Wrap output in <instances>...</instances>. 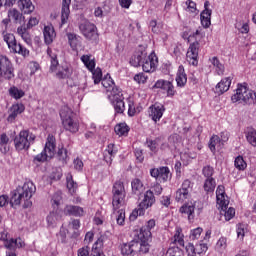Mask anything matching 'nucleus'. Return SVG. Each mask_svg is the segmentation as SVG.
<instances>
[{
  "mask_svg": "<svg viewBox=\"0 0 256 256\" xmlns=\"http://www.w3.org/2000/svg\"><path fill=\"white\" fill-rule=\"evenodd\" d=\"M58 219H59V214L57 213V211H52L47 216V223L48 225H55Z\"/></svg>",
  "mask_w": 256,
  "mask_h": 256,
  "instance_id": "nucleus-59",
  "label": "nucleus"
},
{
  "mask_svg": "<svg viewBox=\"0 0 256 256\" xmlns=\"http://www.w3.org/2000/svg\"><path fill=\"white\" fill-rule=\"evenodd\" d=\"M47 54L49 55L51 62L50 71H52V73H56L57 79H69V76L73 75V68H71L69 63L62 62L59 64L57 51L48 48Z\"/></svg>",
  "mask_w": 256,
  "mask_h": 256,
  "instance_id": "nucleus-2",
  "label": "nucleus"
},
{
  "mask_svg": "<svg viewBox=\"0 0 256 256\" xmlns=\"http://www.w3.org/2000/svg\"><path fill=\"white\" fill-rule=\"evenodd\" d=\"M180 189H182V191H186L189 194H191V191H193V184L191 183V181L189 179H186L183 181Z\"/></svg>",
  "mask_w": 256,
  "mask_h": 256,
  "instance_id": "nucleus-61",
  "label": "nucleus"
},
{
  "mask_svg": "<svg viewBox=\"0 0 256 256\" xmlns=\"http://www.w3.org/2000/svg\"><path fill=\"white\" fill-rule=\"evenodd\" d=\"M134 236L137 237L139 241H152L153 239L151 231H149L147 228H144L143 226L134 232Z\"/></svg>",
  "mask_w": 256,
  "mask_h": 256,
  "instance_id": "nucleus-27",
  "label": "nucleus"
},
{
  "mask_svg": "<svg viewBox=\"0 0 256 256\" xmlns=\"http://www.w3.org/2000/svg\"><path fill=\"white\" fill-rule=\"evenodd\" d=\"M9 136L7 134L2 133L0 135V151L2 153H7L9 151Z\"/></svg>",
  "mask_w": 256,
  "mask_h": 256,
  "instance_id": "nucleus-45",
  "label": "nucleus"
},
{
  "mask_svg": "<svg viewBox=\"0 0 256 256\" xmlns=\"http://www.w3.org/2000/svg\"><path fill=\"white\" fill-rule=\"evenodd\" d=\"M179 212L188 218V221H193L195 219V205L193 203L184 204L180 207Z\"/></svg>",
  "mask_w": 256,
  "mask_h": 256,
  "instance_id": "nucleus-23",
  "label": "nucleus"
},
{
  "mask_svg": "<svg viewBox=\"0 0 256 256\" xmlns=\"http://www.w3.org/2000/svg\"><path fill=\"white\" fill-rule=\"evenodd\" d=\"M63 199V197L61 196V192H56L54 193V195L52 196L51 199V204L54 207V209H57V207H59V205H61V200Z\"/></svg>",
  "mask_w": 256,
  "mask_h": 256,
  "instance_id": "nucleus-56",
  "label": "nucleus"
},
{
  "mask_svg": "<svg viewBox=\"0 0 256 256\" xmlns=\"http://www.w3.org/2000/svg\"><path fill=\"white\" fill-rule=\"evenodd\" d=\"M82 63H84L85 67L89 69V71H93L95 69V61L91 60V58L88 55H83L81 57Z\"/></svg>",
  "mask_w": 256,
  "mask_h": 256,
  "instance_id": "nucleus-50",
  "label": "nucleus"
},
{
  "mask_svg": "<svg viewBox=\"0 0 256 256\" xmlns=\"http://www.w3.org/2000/svg\"><path fill=\"white\" fill-rule=\"evenodd\" d=\"M79 31L83 35V37H85V39H87L88 41H92L96 43V41L99 40V33H97V26H95V24L87 20H83L79 24Z\"/></svg>",
  "mask_w": 256,
  "mask_h": 256,
  "instance_id": "nucleus-9",
  "label": "nucleus"
},
{
  "mask_svg": "<svg viewBox=\"0 0 256 256\" xmlns=\"http://www.w3.org/2000/svg\"><path fill=\"white\" fill-rule=\"evenodd\" d=\"M212 65L215 67V71L217 75H224L225 73V66L219 61V58L213 57L210 59Z\"/></svg>",
  "mask_w": 256,
  "mask_h": 256,
  "instance_id": "nucleus-43",
  "label": "nucleus"
},
{
  "mask_svg": "<svg viewBox=\"0 0 256 256\" xmlns=\"http://www.w3.org/2000/svg\"><path fill=\"white\" fill-rule=\"evenodd\" d=\"M215 187H217V182L215 178H206L204 181L203 189L206 193H213L215 191Z\"/></svg>",
  "mask_w": 256,
  "mask_h": 256,
  "instance_id": "nucleus-41",
  "label": "nucleus"
},
{
  "mask_svg": "<svg viewBox=\"0 0 256 256\" xmlns=\"http://www.w3.org/2000/svg\"><path fill=\"white\" fill-rule=\"evenodd\" d=\"M37 188L33 182H25L22 186H18L13 192L10 199L11 207L15 205H21V202L24 201V209L31 207L33 203L31 202V197L35 195Z\"/></svg>",
  "mask_w": 256,
  "mask_h": 256,
  "instance_id": "nucleus-1",
  "label": "nucleus"
},
{
  "mask_svg": "<svg viewBox=\"0 0 256 256\" xmlns=\"http://www.w3.org/2000/svg\"><path fill=\"white\" fill-rule=\"evenodd\" d=\"M229 87H231V77H226L216 85L215 93L217 95H223V93H227Z\"/></svg>",
  "mask_w": 256,
  "mask_h": 256,
  "instance_id": "nucleus-26",
  "label": "nucleus"
},
{
  "mask_svg": "<svg viewBox=\"0 0 256 256\" xmlns=\"http://www.w3.org/2000/svg\"><path fill=\"white\" fill-rule=\"evenodd\" d=\"M176 83L178 87H185L187 85V74H185V68L182 65L178 68Z\"/></svg>",
  "mask_w": 256,
  "mask_h": 256,
  "instance_id": "nucleus-35",
  "label": "nucleus"
},
{
  "mask_svg": "<svg viewBox=\"0 0 256 256\" xmlns=\"http://www.w3.org/2000/svg\"><path fill=\"white\" fill-rule=\"evenodd\" d=\"M55 149H57L55 136H53V134H49L44 150L34 157V163H45V161L53 159V157H55Z\"/></svg>",
  "mask_w": 256,
  "mask_h": 256,
  "instance_id": "nucleus-6",
  "label": "nucleus"
},
{
  "mask_svg": "<svg viewBox=\"0 0 256 256\" xmlns=\"http://www.w3.org/2000/svg\"><path fill=\"white\" fill-rule=\"evenodd\" d=\"M151 241H140L138 243V249L140 253H149V250L151 249Z\"/></svg>",
  "mask_w": 256,
  "mask_h": 256,
  "instance_id": "nucleus-53",
  "label": "nucleus"
},
{
  "mask_svg": "<svg viewBox=\"0 0 256 256\" xmlns=\"http://www.w3.org/2000/svg\"><path fill=\"white\" fill-rule=\"evenodd\" d=\"M132 193L134 195H141L143 191H145V186L143 182L139 178H135L131 182Z\"/></svg>",
  "mask_w": 256,
  "mask_h": 256,
  "instance_id": "nucleus-37",
  "label": "nucleus"
},
{
  "mask_svg": "<svg viewBox=\"0 0 256 256\" xmlns=\"http://www.w3.org/2000/svg\"><path fill=\"white\" fill-rule=\"evenodd\" d=\"M183 229L176 228V232L174 234V237L172 239V243L174 245H179V247H185V240L183 239Z\"/></svg>",
  "mask_w": 256,
  "mask_h": 256,
  "instance_id": "nucleus-38",
  "label": "nucleus"
},
{
  "mask_svg": "<svg viewBox=\"0 0 256 256\" xmlns=\"http://www.w3.org/2000/svg\"><path fill=\"white\" fill-rule=\"evenodd\" d=\"M198 35H201V32L199 30H196L195 32H191V30H186L182 33V38L188 41V43H191L193 39H197Z\"/></svg>",
  "mask_w": 256,
  "mask_h": 256,
  "instance_id": "nucleus-47",
  "label": "nucleus"
},
{
  "mask_svg": "<svg viewBox=\"0 0 256 256\" xmlns=\"http://www.w3.org/2000/svg\"><path fill=\"white\" fill-rule=\"evenodd\" d=\"M209 149L212 153H215V151L223 149V142L221 141V138L218 135H213L210 138Z\"/></svg>",
  "mask_w": 256,
  "mask_h": 256,
  "instance_id": "nucleus-31",
  "label": "nucleus"
},
{
  "mask_svg": "<svg viewBox=\"0 0 256 256\" xmlns=\"http://www.w3.org/2000/svg\"><path fill=\"white\" fill-rule=\"evenodd\" d=\"M233 103L241 105H253L256 101V93L246 85L238 84L235 94L231 97Z\"/></svg>",
  "mask_w": 256,
  "mask_h": 256,
  "instance_id": "nucleus-3",
  "label": "nucleus"
},
{
  "mask_svg": "<svg viewBox=\"0 0 256 256\" xmlns=\"http://www.w3.org/2000/svg\"><path fill=\"white\" fill-rule=\"evenodd\" d=\"M114 131L116 135H119V137H123L129 133V126L127 125V123H120L114 127Z\"/></svg>",
  "mask_w": 256,
  "mask_h": 256,
  "instance_id": "nucleus-42",
  "label": "nucleus"
},
{
  "mask_svg": "<svg viewBox=\"0 0 256 256\" xmlns=\"http://www.w3.org/2000/svg\"><path fill=\"white\" fill-rule=\"evenodd\" d=\"M10 96L14 99H21L22 97H25V92L15 86L11 87L9 89Z\"/></svg>",
  "mask_w": 256,
  "mask_h": 256,
  "instance_id": "nucleus-48",
  "label": "nucleus"
},
{
  "mask_svg": "<svg viewBox=\"0 0 256 256\" xmlns=\"http://www.w3.org/2000/svg\"><path fill=\"white\" fill-rule=\"evenodd\" d=\"M37 136L29 130H21L14 138V147L16 151H28L29 147L35 143Z\"/></svg>",
  "mask_w": 256,
  "mask_h": 256,
  "instance_id": "nucleus-5",
  "label": "nucleus"
},
{
  "mask_svg": "<svg viewBox=\"0 0 256 256\" xmlns=\"http://www.w3.org/2000/svg\"><path fill=\"white\" fill-rule=\"evenodd\" d=\"M217 249H220V251H225L227 249V239L225 237H221L217 244H216Z\"/></svg>",
  "mask_w": 256,
  "mask_h": 256,
  "instance_id": "nucleus-64",
  "label": "nucleus"
},
{
  "mask_svg": "<svg viewBox=\"0 0 256 256\" xmlns=\"http://www.w3.org/2000/svg\"><path fill=\"white\" fill-rule=\"evenodd\" d=\"M17 5L24 15H30V13L35 11V5H33L31 0H18Z\"/></svg>",
  "mask_w": 256,
  "mask_h": 256,
  "instance_id": "nucleus-19",
  "label": "nucleus"
},
{
  "mask_svg": "<svg viewBox=\"0 0 256 256\" xmlns=\"http://www.w3.org/2000/svg\"><path fill=\"white\" fill-rule=\"evenodd\" d=\"M153 205H155V194L152 190H148L145 192L144 198L138 205L140 206V213H145V210L150 209Z\"/></svg>",
  "mask_w": 256,
  "mask_h": 256,
  "instance_id": "nucleus-12",
  "label": "nucleus"
},
{
  "mask_svg": "<svg viewBox=\"0 0 256 256\" xmlns=\"http://www.w3.org/2000/svg\"><path fill=\"white\" fill-rule=\"evenodd\" d=\"M207 249V244H196V246H194L192 243H189L186 246L187 253H191L194 256L203 255V253H205Z\"/></svg>",
  "mask_w": 256,
  "mask_h": 256,
  "instance_id": "nucleus-20",
  "label": "nucleus"
},
{
  "mask_svg": "<svg viewBox=\"0 0 256 256\" xmlns=\"http://www.w3.org/2000/svg\"><path fill=\"white\" fill-rule=\"evenodd\" d=\"M234 165L239 171H245V169H247V162H245L243 156L236 157Z\"/></svg>",
  "mask_w": 256,
  "mask_h": 256,
  "instance_id": "nucleus-51",
  "label": "nucleus"
},
{
  "mask_svg": "<svg viewBox=\"0 0 256 256\" xmlns=\"http://www.w3.org/2000/svg\"><path fill=\"white\" fill-rule=\"evenodd\" d=\"M189 197H191V194H189V192L182 190L181 188H179L176 191V195H175V199L177 201V203H183L185 201H187V199H189Z\"/></svg>",
  "mask_w": 256,
  "mask_h": 256,
  "instance_id": "nucleus-44",
  "label": "nucleus"
},
{
  "mask_svg": "<svg viewBox=\"0 0 256 256\" xmlns=\"http://www.w3.org/2000/svg\"><path fill=\"white\" fill-rule=\"evenodd\" d=\"M18 35L27 43V45H31L33 43V39L31 38V33H29V28L25 26H19L17 28Z\"/></svg>",
  "mask_w": 256,
  "mask_h": 256,
  "instance_id": "nucleus-33",
  "label": "nucleus"
},
{
  "mask_svg": "<svg viewBox=\"0 0 256 256\" xmlns=\"http://www.w3.org/2000/svg\"><path fill=\"white\" fill-rule=\"evenodd\" d=\"M92 75L95 85H99V83H101V81L103 80V71L101 70V68H96L92 72Z\"/></svg>",
  "mask_w": 256,
  "mask_h": 256,
  "instance_id": "nucleus-54",
  "label": "nucleus"
},
{
  "mask_svg": "<svg viewBox=\"0 0 256 256\" xmlns=\"http://www.w3.org/2000/svg\"><path fill=\"white\" fill-rule=\"evenodd\" d=\"M43 35H44V43L46 45H51L53 41H55V37H57V34L55 33V28L53 25L45 26L43 29Z\"/></svg>",
  "mask_w": 256,
  "mask_h": 256,
  "instance_id": "nucleus-18",
  "label": "nucleus"
},
{
  "mask_svg": "<svg viewBox=\"0 0 256 256\" xmlns=\"http://www.w3.org/2000/svg\"><path fill=\"white\" fill-rule=\"evenodd\" d=\"M157 56L155 54H150L142 60V69L145 73H153L157 69Z\"/></svg>",
  "mask_w": 256,
  "mask_h": 256,
  "instance_id": "nucleus-13",
  "label": "nucleus"
},
{
  "mask_svg": "<svg viewBox=\"0 0 256 256\" xmlns=\"http://www.w3.org/2000/svg\"><path fill=\"white\" fill-rule=\"evenodd\" d=\"M147 58L146 51H136L130 58V65L132 67H139L143 63V59Z\"/></svg>",
  "mask_w": 256,
  "mask_h": 256,
  "instance_id": "nucleus-25",
  "label": "nucleus"
},
{
  "mask_svg": "<svg viewBox=\"0 0 256 256\" xmlns=\"http://www.w3.org/2000/svg\"><path fill=\"white\" fill-rule=\"evenodd\" d=\"M202 175H204L206 179H213V175H215V169L213 166H204L202 169Z\"/></svg>",
  "mask_w": 256,
  "mask_h": 256,
  "instance_id": "nucleus-52",
  "label": "nucleus"
},
{
  "mask_svg": "<svg viewBox=\"0 0 256 256\" xmlns=\"http://www.w3.org/2000/svg\"><path fill=\"white\" fill-rule=\"evenodd\" d=\"M65 211L68 215H73L74 217H83V215H85V210H83L81 206L68 205Z\"/></svg>",
  "mask_w": 256,
  "mask_h": 256,
  "instance_id": "nucleus-36",
  "label": "nucleus"
},
{
  "mask_svg": "<svg viewBox=\"0 0 256 256\" xmlns=\"http://www.w3.org/2000/svg\"><path fill=\"white\" fill-rule=\"evenodd\" d=\"M2 35H3V40L5 41V43H7L9 47V50L12 51V49L17 45V40L15 39V35L11 33H7L5 31H3Z\"/></svg>",
  "mask_w": 256,
  "mask_h": 256,
  "instance_id": "nucleus-39",
  "label": "nucleus"
},
{
  "mask_svg": "<svg viewBox=\"0 0 256 256\" xmlns=\"http://www.w3.org/2000/svg\"><path fill=\"white\" fill-rule=\"evenodd\" d=\"M105 236H100L92 247V256H105L103 254V243H105Z\"/></svg>",
  "mask_w": 256,
  "mask_h": 256,
  "instance_id": "nucleus-29",
  "label": "nucleus"
},
{
  "mask_svg": "<svg viewBox=\"0 0 256 256\" xmlns=\"http://www.w3.org/2000/svg\"><path fill=\"white\" fill-rule=\"evenodd\" d=\"M66 36L73 51L77 50L78 47H81V36L71 32L67 33Z\"/></svg>",
  "mask_w": 256,
  "mask_h": 256,
  "instance_id": "nucleus-30",
  "label": "nucleus"
},
{
  "mask_svg": "<svg viewBox=\"0 0 256 256\" xmlns=\"http://www.w3.org/2000/svg\"><path fill=\"white\" fill-rule=\"evenodd\" d=\"M209 1H205L204 10L200 14V20L205 29L211 26V15L213 14V10L209 9Z\"/></svg>",
  "mask_w": 256,
  "mask_h": 256,
  "instance_id": "nucleus-17",
  "label": "nucleus"
},
{
  "mask_svg": "<svg viewBox=\"0 0 256 256\" xmlns=\"http://www.w3.org/2000/svg\"><path fill=\"white\" fill-rule=\"evenodd\" d=\"M166 256H185L183 250L179 246H171L167 252Z\"/></svg>",
  "mask_w": 256,
  "mask_h": 256,
  "instance_id": "nucleus-49",
  "label": "nucleus"
},
{
  "mask_svg": "<svg viewBox=\"0 0 256 256\" xmlns=\"http://www.w3.org/2000/svg\"><path fill=\"white\" fill-rule=\"evenodd\" d=\"M71 5V0H62V13H61V22L62 25L67 23V19H69V14L71 10H69V6Z\"/></svg>",
  "mask_w": 256,
  "mask_h": 256,
  "instance_id": "nucleus-34",
  "label": "nucleus"
},
{
  "mask_svg": "<svg viewBox=\"0 0 256 256\" xmlns=\"http://www.w3.org/2000/svg\"><path fill=\"white\" fill-rule=\"evenodd\" d=\"M163 113H165V106L161 104H154L149 107V117L154 121V123L161 121Z\"/></svg>",
  "mask_w": 256,
  "mask_h": 256,
  "instance_id": "nucleus-15",
  "label": "nucleus"
},
{
  "mask_svg": "<svg viewBox=\"0 0 256 256\" xmlns=\"http://www.w3.org/2000/svg\"><path fill=\"white\" fill-rule=\"evenodd\" d=\"M162 89L164 91H167V95H169L170 97H173V95H175V87H173V84L169 81H166L164 83Z\"/></svg>",
  "mask_w": 256,
  "mask_h": 256,
  "instance_id": "nucleus-58",
  "label": "nucleus"
},
{
  "mask_svg": "<svg viewBox=\"0 0 256 256\" xmlns=\"http://www.w3.org/2000/svg\"><path fill=\"white\" fill-rule=\"evenodd\" d=\"M103 155H104V161H106V163L111 165V163H113V157L117 155V149H115V145L109 144L107 146V149L104 151Z\"/></svg>",
  "mask_w": 256,
  "mask_h": 256,
  "instance_id": "nucleus-32",
  "label": "nucleus"
},
{
  "mask_svg": "<svg viewBox=\"0 0 256 256\" xmlns=\"http://www.w3.org/2000/svg\"><path fill=\"white\" fill-rule=\"evenodd\" d=\"M112 206L113 211H117L121 209L125 205V185L121 181L115 182L113 189H112Z\"/></svg>",
  "mask_w": 256,
  "mask_h": 256,
  "instance_id": "nucleus-7",
  "label": "nucleus"
},
{
  "mask_svg": "<svg viewBox=\"0 0 256 256\" xmlns=\"http://www.w3.org/2000/svg\"><path fill=\"white\" fill-rule=\"evenodd\" d=\"M11 51L12 53H18V55H21L22 57H29V50L21 43H16Z\"/></svg>",
  "mask_w": 256,
  "mask_h": 256,
  "instance_id": "nucleus-46",
  "label": "nucleus"
},
{
  "mask_svg": "<svg viewBox=\"0 0 256 256\" xmlns=\"http://www.w3.org/2000/svg\"><path fill=\"white\" fill-rule=\"evenodd\" d=\"M80 227H81V222L79 220L77 219L72 220L68 224V235H70L72 239H77V237L81 235V233L79 232Z\"/></svg>",
  "mask_w": 256,
  "mask_h": 256,
  "instance_id": "nucleus-21",
  "label": "nucleus"
},
{
  "mask_svg": "<svg viewBox=\"0 0 256 256\" xmlns=\"http://www.w3.org/2000/svg\"><path fill=\"white\" fill-rule=\"evenodd\" d=\"M102 86L106 89L107 95H116L119 97L121 89L115 85L113 78L107 74L102 80Z\"/></svg>",
  "mask_w": 256,
  "mask_h": 256,
  "instance_id": "nucleus-11",
  "label": "nucleus"
},
{
  "mask_svg": "<svg viewBox=\"0 0 256 256\" xmlns=\"http://www.w3.org/2000/svg\"><path fill=\"white\" fill-rule=\"evenodd\" d=\"M8 17L10 21H13V23H16L18 25H21V23H25V16H23V13L19 12L17 9L9 10Z\"/></svg>",
  "mask_w": 256,
  "mask_h": 256,
  "instance_id": "nucleus-28",
  "label": "nucleus"
},
{
  "mask_svg": "<svg viewBox=\"0 0 256 256\" xmlns=\"http://www.w3.org/2000/svg\"><path fill=\"white\" fill-rule=\"evenodd\" d=\"M246 139L252 147H256V130H250L246 133Z\"/></svg>",
  "mask_w": 256,
  "mask_h": 256,
  "instance_id": "nucleus-55",
  "label": "nucleus"
},
{
  "mask_svg": "<svg viewBox=\"0 0 256 256\" xmlns=\"http://www.w3.org/2000/svg\"><path fill=\"white\" fill-rule=\"evenodd\" d=\"M116 221H117L118 225H124V223H125V211L123 209H120V210L117 211Z\"/></svg>",
  "mask_w": 256,
  "mask_h": 256,
  "instance_id": "nucleus-63",
  "label": "nucleus"
},
{
  "mask_svg": "<svg viewBox=\"0 0 256 256\" xmlns=\"http://www.w3.org/2000/svg\"><path fill=\"white\" fill-rule=\"evenodd\" d=\"M151 177H154V179H157L158 181H167L169 179V176L171 175V172L169 171V167L162 166L160 168H152L150 170Z\"/></svg>",
  "mask_w": 256,
  "mask_h": 256,
  "instance_id": "nucleus-14",
  "label": "nucleus"
},
{
  "mask_svg": "<svg viewBox=\"0 0 256 256\" xmlns=\"http://www.w3.org/2000/svg\"><path fill=\"white\" fill-rule=\"evenodd\" d=\"M147 145L152 153H157L159 147V139L147 141Z\"/></svg>",
  "mask_w": 256,
  "mask_h": 256,
  "instance_id": "nucleus-60",
  "label": "nucleus"
},
{
  "mask_svg": "<svg viewBox=\"0 0 256 256\" xmlns=\"http://www.w3.org/2000/svg\"><path fill=\"white\" fill-rule=\"evenodd\" d=\"M108 99L113 103L116 113L125 112V102L123 101V92H120L119 96L117 95H108Z\"/></svg>",
  "mask_w": 256,
  "mask_h": 256,
  "instance_id": "nucleus-16",
  "label": "nucleus"
},
{
  "mask_svg": "<svg viewBox=\"0 0 256 256\" xmlns=\"http://www.w3.org/2000/svg\"><path fill=\"white\" fill-rule=\"evenodd\" d=\"M186 59L194 67H197L199 64V43L197 41L190 44L186 53Z\"/></svg>",
  "mask_w": 256,
  "mask_h": 256,
  "instance_id": "nucleus-10",
  "label": "nucleus"
},
{
  "mask_svg": "<svg viewBox=\"0 0 256 256\" xmlns=\"http://www.w3.org/2000/svg\"><path fill=\"white\" fill-rule=\"evenodd\" d=\"M66 183H67V189L69 190V193H71V195H75L78 185H77V182H74L73 175H71V173L67 174Z\"/></svg>",
  "mask_w": 256,
  "mask_h": 256,
  "instance_id": "nucleus-40",
  "label": "nucleus"
},
{
  "mask_svg": "<svg viewBox=\"0 0 256 256\" xmlns=\"http://www.w3.org/2000/svg\"><path fill=\"white\" fill-rule=\"evenodd\" d=\"M137 249H139V242L132 241L122 246L121 253L123 256H135Z\"/></svg>",
  "mask_w": 256,
  "mask_h": 256,
  "instance_id": "nucleus-22",
  "label": "nucleus"
},
{
  "mask_svg": "<svg viewBox=\"0 0 256 256\" xmlns=\"http://www.w3.org/2000/svg\"><path fill=\"white\" fill-rule=\"evenodd\" d=\"M15 77V68L7 56L0 55V81H11Z\"/></svg>",
  "mask_w": 256,
  "mask_h": 256,
  "instance_id": "nucleus-8",
  "label": "nucleus"
},
{
  "mask_svg": "<svg viewBox=\"0 0 256 256\" xmlns=\"http://www.w3.org/2000/svg\"><path fill=\"white\" fill-rule=\"evenodd\" d=\"M57 155H58L60 161H63L64 163H67V159L69 158L67 149L59 148Z\"/></svg>",
  "mask_w": 256,
  "mask_h": 256,
  "instance_id": "nucleus-62",
  "label": "nucleus"
},
{
  "mask_svg": "<svg viewBox=\"0 0 256 256\" xmlns=\"http://www.w3.org/2000/svg\"><path fill=\"white\" fill-rule=\"evenodd\" d=\"M216 202L217 205H220L222 211H225L227 209V205H229V201L225 199V195L216 196Z\"/></svg>",
  "mask_w": 256,
  "mask_h": 256,
  "instance_id": "nucleus-57",
  "label": "nucleus"
},
{
  "mask_svg": "<svg viewBox=\"0 0 256 256\" xmlns=\"http://www.w3.org/2000/svg\"><path fill=\"white\" fill-rule=\"evenodd\" d=\"M60 117L66 131L70 133H77V131H79V120H77L71 108L64 106L60 111Z\"/></svg>",
  "mask_w": 256,
  "mask_h": 256,
  "instance_id": "nucleus-4",
  "label": "nucleus"
},
{
  "mask_svg": "<svg viewBox=\"0 0 256 256\" xmlns=\"http://www.w3.org/2000/svg\"><path fill=\"white\" fill-rule=\"evenodd\" d=\"M23 111H25V105H23V104L13 105L10 109V113L8 115L7 121L9 123H13V121H15V119H17V115H21V113H23Z\"/></svg>",
  "mask_w": 256,
  "mask_h": 256,
  "instance_id": "nucleus-24",
  "label": "nucleus"
}]
</instances>
